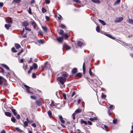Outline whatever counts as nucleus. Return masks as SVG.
Listing matches in <instances>:
<instances>
[{
  "mask_svg": "<svg viewBox=\"0 0 133 133\" xmlns=\"http://www.w3.org/2000/svg\"><path fill=\"white\" fill-rule=\"evenodd\" d=\"M68 75L66 73L63 74L61 76L58 77L57 80L62 85H63L66 80Z\"/></svg>",
  "mask_w": 133,
  "mask_h": 133,
  "instance_id": "f257e3e1",
  "label": "nucleus"
},
{
  "mask_svg": "<svg viewBox=\"0 0 133 133\" xmlns=\"http://www.w3.org/2000/svg\"><path fill=\"white\" fill-rule=\"evenodd\" d=\"M24 85V87L26 88V91L28 93L31 94H33V93L31 91H32L31 90L32 89V88H31L26 85Z\"/></svg>",
  "mask_w": 133,
  "mask_h": 133,
  "instance_id": "f03ea898",
  "label": "nucleus"
},
{
  "mask_svg": "<svg viewBox=\"0 0 133 133\" xmlns=\"http://www.w3.org/2000/svg\"><path fill=\"white\" fill-rule=\"evenodd\" d=\"M123 19V17H118L115 20V22L116 23H118L121 21Z\"/></svg>",
  "mask_w": 133,
  "mask_h": 133,
  "instance_id": "7ed1b4c3",
  "label": "nucleus"
},
{
  "mask_svg": "<svg viewBox=\"0 0 133 133\" xmlns=\"http://www.w3.org/2000/svg\"><path fill=\"white\" fill-rule=\"evenodd\" d=\"M32 123L31 120H29L28 117L26 118V120L24 123V125H28V124H31Z\"/></svg>",
  "mask_w": 133,
  "mask_h": 133,
  "instance_id": "20e7f679",
  "label": "nucleus"
},
{
  "mask_svg": "<svg viewBox=\"0 0 133 133\" xmlns=\"http://www.w3.org/2000/svg\"><path fill=\"white\" fill-rule=\"evenodd\" d=\"M105 35L112 39L115 40L116 41L118 40L117 39H116L115 37H113L111 34H105Z\"/></svg>",
  "mask_w": 133,
  "mask_h": 133,
  "instance_id": "39448f33",
  "label": "nucleus"
},
{
  "mask_svg": "<svg viewBox=\"0 0 133 133\" xmlns=\"http://www.w3.org/2000/svg\"><path fill=\"white\" fill-rule=\"evenodd\" d=\"M63 36H62V37L57 38V39L59 42H61L63 41Z\"/></svg>",
  "mask_w": 133,
  "mask_h": 133,
  "instance_id": "423d86ee",
  "label": "nucleus"
},
{
  "mask_svg": "<svg viewBox=\"0 0 133 133\" xmlns=\"http://www.w3.org/2000/svg\"><path fill=\"white\" fill-rule=\"evenodd\" d=\"M59 118L61 122L62 123L64 124V123L65 122V121L63 119V117L62 116H59Z\"/></svg>",
  "mask_w": 133,
  "mask_h": 133,
  "instance_id": "0eeeda50",
  "label": "nucleus"
},
{
  "mask_svg": "<svg viewBox=\"0 0 133 133\" xmlns=\"http://www.w3.org/2000/svg\"><path fill=\"white\" fill-rule=\"evenodd\" d=\"M22 25L25 27L28 26L29 24V23L27 21H24V22H22Z\"/></svg>",
  "mask_w": 133,
  "mask_h": 133,
  "instance_id": "6e6552de",
  "label": "nucleus"
},
{
  "mask_svg": "<svg viewBox=\"0 0 133 133\" xmlns=\"http://www.w3.org/2000/svg\"><path fill=\"white\" fill-rule=\"evenodd\" d=\"M1 65L7 70H10L9 68L5 64H1Z\"/></svg>",
  "mask_w": 133,
  "mask_h": 133,
  "instance_id": "1a4fd4ad",
  "label": "nucleus"
},
{
  "mask_svg": "<svg viewBox=\"0 0 133 133\" xmlns=\"http://www.w3.org/2000/svg\"><path fill=\"white\" fill-rule=\"evenodd\" d=\"M50 106L51 107L54 108L56 106V104H55L54 102L53 101H52L51 102V103L50 104Z\"/></svg>",
  "mask_w": 133,
  "mask_h": 133,
  "instance_id": "9d476101",
  "label": "nucleus"
},
{
  "mask_svg": "<svg viewBox=\"0 0 133 133\" xmlns=\"http://www.w3.org/2000/svg\"><path fill=\"white\" fill-rule=\"evenodd\" d=\"M15 128L17 132H18L19 133H21L23 132V131L20 129L19 128L15 127Z\"/></svg>",
  "mask_w": 133,
  "mask_h": 133,
  "instance_id": "9b49d317",
  "label": "nucleus"
},
{
  "mask_svg": "<svg viewBox=\"0 0 133 133\" xmlns=\"http://www.w3.org/2000/svg\"><path fill=\"white\" fill-rule=\"evenodd\" d=\"M64 47L65 48L66 50H69L70 49V47L66 44H64Z\"/></svg>",
  "mask_w": 133,
  "mask_h": 133,
  "instance_id": "f8f14e48",
  "label": "nucleus"
},
{
  "mask_svg": "<svg viewBox=\"0 0 133 133\" xmlns=\"http://www.w3.org/2000/svg\"><path fill=\"white\" fill-rule=\"evenodd\" d=\"M77 45L80 47H81L83 45V43L80 41H78L77 42Z\"/></svg>",
  "mask_w": 133,
  "mask_h": 133,
  "instance_id": "ddd939ff",
  "label": "nucleus"
},
{
  "mask_svg": "<svg viewBox=\"0 0 133 133\" xmlns=\"http://www.w3.org/2000/svg\"><path fill=\"white\" fill-rule=\"evenodd\" d=\"M11 25L9 24H6L5 25V27L7 30H9L10 27L11 26Z\"/></svg>",
  "mask_w": 133,
  "mask_h": 133,
  "instance_id": "4468645a",
  "label": "nucleus"
},
{
  "mask_svg": "<svg viewBox=\"0 0 133 133\" xmlns=\"http://www.w3.org/2000/svg\"><path fill=\"white\" fill-rule=\"evenodd\" d=\"M37 104L38 105H42V103L40 100H37L36 102Z\"/></svg>",
  "mask_w": 133,
  "mask_h": 133,
  "instance_id": "2eb2a0df",
  "label": "nucleus"
},
{
  "mask_svg": "<svg viewBox=\"0 0 133 133\" xmlns=\"http://www.w3.org/2000/svg\"><path fill=\"white\" fill-rule=\"evenodd\" d=\"M91 1L94 3L97 4H99L101 2L99 0H91Z\"/></svg>",
  "mask_w": 133,
  "mask_h": 133,
  "instance_id": "dca6fc26",
  "label": "nucleus"
},
{
  "mask_svg": "<svg viewBox=\"0 0 133 133\" xmlns=\"http://www.w3.org/2000/svg\"><path fill=\"white\" fill-rule=\"evenodd\" d=\"M83 73L85 74V63L84 62L83 63Z\"/></svg>",
  "mask_w": 133,
  "mask_h": 133,
  "instance_id": "f3484780",
  "label": "nucleus"
},
{
  "mask_svg": "<svg viewBox=\"0 0 133 133\" xmlns=\"http://www.w3.org/2000/svg\"><path fill=\"white\" fill-rule=\"evenodd\" d=\"M89 119L91 121H94L97 120V117H95L93 118H90Z\"/></svg>",
  "mask_w": 133,
  "mask_h": 133,
  "instance_id": "a211bd4d",
  "label": "nucleus"
},
{
  "mask_svg": "<svg viewBox=\"0 0 133 133\" xmlns=\"http://www.w3.org/2000/svg\"><path fill=\"white\" fill-rule=\"evenodd\" d=\"M4 79L1 76H0V85H2Z\"/></svg>",
  "mask_w": 133,
  "mask_h": 133,
  "instance_id": "6ab92c4d",
  "label": "nucleus"
},
{
  "mask_svg": "<svg viewBox=\"0 0 133 133\" xmlns=\"http://www.w3.org/2000/svg\"><path fill=\"white\" fill-rule=\"evenodd\" d=\"M77 71V68H74L72 70V74H75Z\"/></svg>",
  "mask_w": 133,
  "mask_h": 133,
  "instance_id": "aec40b11",
  "label": "nucleus"
},
{
  "mask_svg": "<svg viewBox=\"0 0 133 133\" xmlns=\"http://www.w3.org/2000/svg\"><path fill=\"white\" fill-rule=\"evenodd\" d=\"M128 23L133 25V20L129 18L127 20Z\"/></svg>",
  "mask_w": 133,
  "mask_h": 133,
  "instance_id": "412c9836",
  "label": "nucleus"
},
{
  "mask_svg": "<svg viewBox=\"0 0 133 133\" xmlns=\"http://www.w3.org/2000/svg\"><path fill=\"white\" fill-rule=\"evenodd\" d=\"M82 111V110L81 109H78L76 110L75 113H79L81 112Z\"/></svg>",
  "mask_w": 133,
  "mask_h": 133,
  "instance_id": "4be33fe9",
  "label": "nucleus"
},
{
  "mask_svg": "<svg viewBox=\"0 0 133 133\" xmlns=\"http://www.w3.org/2000/svg\"><path fill=\"white\" fill-rule=\"evenodd\" d=\"M81 122V124H84L86 125L87 124V121H84L82 119L80 120Z\"/></svg>",
  "mask_w": 133,
  "mask_h": 133,
  "instance_id": "5701e85b",
  "label": "nucleus"
},
{
  "mask_svg": "<svg viewBox=\"0 0 133 133\" xmlns=\"http://www.w3.org/2000/svg\"><path fill=\"white\" fill-rule=\"evenodd\" d=\"M99 22L101 23L103 25H106V23L105 22L101 20V19H99Z\"/></svg>",
  "mask_w": 133,
  "mask_h": 133,
  "instance_id": "b1692460",
  "label": "nucleus"
},
{
  "mask_svg": "<svg viewBox=\"0 0 133 133\" xmlns=\"http://www.w3.org/2000/svg\"><path fill=\"white\" fill-rule=\"evenodd\" d=\"M42 28L43 30L45 32L47 31L48 29L47 27L45 26H42Z\"/></svg>",
  "mask_w": 133,
  "mask_h": 133,
  "instance_id": "393cba45",
  "label": "nucleus"
},
{
  "mask_svg": "<svg viewBox=\"0 0 133 133\" xmlns=\"http://www.w3.org/2000/svg\"><path fill=\"white\" fill-rule=\"evenodd\" d=\"M15 46L16 49H18L21 47V46L19 44L16 43L15 44Z\"/></svg>",
  "mask_w": 133,
  "mask_h": 133,
  "instance_id": "a878e982",
  "label": "nucleus"
},
{
  "mask_svg": "<svg viewBox=\"0 0 133 133\" xmlns=\"http://www.w3.org/2000/svg\"><path fill=\"white\" fill-rule=\"evenodd\" d=\"M76 76L77 77H81L82 76V75L81 73H78L77 74H76Z\"/></svg>",
  "mask_w": 133,
  "mask_h": 133,
  "instance_id": "bb28decb",
  "label": "nucleus"
},
{
  "mask_svg": "<svg viewBox=\"0 0 133 133\" xmlns=\"http://www.w3.org/2000/svg\"><path fill=\"white\" fill-rule=\"evenodd\" d=\"M32 66L35 69H36L38 67L36 63H34L33 64Z\"/></svg>",
  "mask_w": 133,
  "mask_h": 133,
  "instance_id": "cd10ccee",
  "label": "nucleus"
},
{
  "mask_svg": "<svg viewBox=\"0 0 133 133\" xmlns=\"http://www.w3.org/2000/svg\"><path fill=\"white\" fill-rule=\"evenodd\" d=\"M5 115L11 117V114L9 112H5Z\"/></svg>",
  "mask_w": 133,
  "mask_h": 133,
  "instance_id": "c85d7f7f",
  "label": "nucleus"
},
{
  "mask_svg": "<svg viewBox=\"0 0 133 133\" xmlns=\"http://www.w3.org/2000/svg\"><path fill=\"white\" fill-rule=\"evenodd\" d=\"M21 1V0H14L13 1V2L15 3H20Z\"/></svg>",
  "mask_w": 133,
  "mask_h": 133,
  "instance_id": "c756f323",
  "label": "nucleus"
},
{
  "mask_svg": "<svg viewBox=\"0 0 133 133\" xmlns=\"http://www.w3.org/2000/svg\"><path fill=\"white\" fill-rule=\"evenodd\" d=\"M11 110L15 116H16L17 115V113L16 112V110L15 109H12Z\"/></svg>",
  "mask_w": 133,
  "mask_h": 133,
  "instance_id": "7c9ffc66",
  "label": "nucleus"
},
{
  "mask_svg": "<svg viewBox=\"0 0 133 133\" xmlns=\"http://www.w3.org/2000/svg\"><path fill=\"white\" fill-rule=\"evenodd\" d=\"M0 72L4 74L5 72L4 69L2 67H0Z\"/></svg>",
  "mask_w": 133,
  "mask_h": 133,
  "instance_id": "2f4dec72",
  "label": "nucleus"
},
{
  "mask_svg": "<svg viewBox=\"0 0 133 133\" xmlns=\"http://www.w3.org/2000/svg\"><path fill=\"white\" fill-rule=\"evenodd\" d=\"M48 114L49 117L51 118V116L52 115V113L51 111H50L49 110L48 111Z\"/></svg>",
  "mask_w": 133,
  "mask_h": 133,
  "instance_id": "473e14b6",
  "label": "nucleus"
},
{
  "mask_svg": "<svg viewBox=\"0 0 133 133\" xmlns=\"http://www.w3.org/2000/svg\"><path fill=\"white\" fill-rule=\"evenodd\" d=\"M58 33L60 34L61 35H63L64 31L62 30H60L59 32H58Z\"/></svg>",
  "mask_w": 133,
  "mask_h": 133,
  "instance_id": "72a5a7b5",
  "label": "nucleus"
},
{
  "mask_svg": "<svg viewBox=\"0 0 133 133\" xmlns=\"http://www.w3.org/2000/svg\"><path fill=\"white\" fill-rule=\"evenodd\" d=\"M63 35V36L64 37H65L66 39L68 38L69 37V36L67 34H65L64 35Z\"/></svg>",
  "mask_w": 133,
  "mask_h": 133,
  "instance_id": "f704fd0d",
  "label": "nucleus"
},
{
  "mask_svg": "<svg viewBox=\"0 0 133 133\" xmlns=\"http://www.w3.org/2000/svg\"><path fill=\"white\" fill-rule=\"evenodd\" d=\"M28 13L31 15H32V13L31 12V9L30 8H29L28 10Z\"/></svg>",
  "mask_w": 133,
  "mask_h": 133,
  "instance_id": "c9c22d12",
  "label": "nucleus"
},
{
  "mask_svg": "<svg viewBox=\"0 0 133 133\" xmlns=\"http://www.w3.org/2000/svg\"><path fill=\"white\" fill-rule=\"evenodd\" d=\"M106 97V96L104 95L103 93H102V95H101V97L102 98H105Z\"/></svg>",
  "mask_w": 133,
  "mask_h": 133,
  "instance_id": "e433bc0d",
  "label": "nucleus"
},
{
  "mask_svg": "<svg viewBox=\"0 0 133 133\" xmlns=\"http://www.w3.org/2000/svg\"><path fill=\"white\" fill-rule=\"evenodd\" d=\"M7 21L8 23H11L12 22L11 18H9L7 19Z\"/></svg>",
  "mask_w": 133,
  "mask_h": 133,
  "instance_id": "4c0bfd02",
  "label": "nucleus"
},
{
  "mask_svg": "<svg viewBox=\"0 0 133 133\" xmlns=\"http://www.w3.org/2000/svg\"><path fill=\"white\" fill-rule=\"evenodd\" d=\"M62 127H58L57 128L59 130H60L62 128V127H63V128H65V125H61Z\"/></svg>",
  "mask_w": 133,
  "mask_h": 133,
  "instance_id": "58836bf2",
  "label": "nucleus"
},
{
  "mask_svg": "<svg viewBox=\"0 0 133 133\" xmlns=\"http://www.w3.org/2000/svg\"><path fill=\"white\" fill-rule=\"evenodd\" d=\"M96 31L98 32H99V31H100L99 27V26H97V27L96 28Z\"/></svg>",
  "mask_w": 133,
  "mask_h": 133,
  "instance_id": "ea45409f",
  "label": "nucleus"
},
{
  "mask_svg": "<svg viewBox=\"0 0 133 133\" xmlns=\"http://www.w3.org/2000/svg\"><path fill=\"white\" fill-rule=\"evenodd\" d=\"M89 73L91 76H92V72L91 69L90 68L89 69Z\"/></svg>",
  "mask_w": 133,
  "mask_h": 133,
  "instance_id": "a19ab883",
  "label": "nucleus"
},
{
  "mask_svg": "<svg viewBox=\"0 0 133 133\" xmlns=\"http://www.w3.org/2000/svg\"><path fill=\"white\" fill-rule=\"evenodd\" d=\"M42 12L44 13L46 11L45 9L44 8H43L42 9Z\"/></svg>",
  "mask_w": 133,
  "mask_h": 133,
  "instance_id": "79ce46f5",
  "label": "nucleus"
},
{
  "mask_svg": "<svg viewBox=\"0 0 133 133\" xmlns=\"http://www.w3.org/2000/svg\"><path fill=\"white\" fill-rule=\"evenodd\" d=\"M11 121L14 122H15L16 121V119L14 117H12L11 118Z\"/></svg>",
  "mask_w": 133,
  "mask_h": 133,
  "instance_id": "37998d69",
  "label": "nucleus"
},
{
  "mask_svg": "<svg viewBox=\"0 0 133 133\" xmlns=\"http://www.w3.org/2000/svg\"><path fill=\"white\" fill-rule=\"evenodd\" d=\"M62 95L64 99L65 100H66V99L67 98L65 94L63 93L62 94Z\"/></svg>",
  "mask_w": 133,
  "mask_h": 133,
  "instance_id": "c03bdc74",
  "label": "nucleus"
},
{
  "mask_svg": "<svg viewBox=\"0 0 133 133\" xmlns=\"http://www.w3.org/2000/svg\"><path fill=\"white\" fill-rule=\"evenodd\" d=\"M117 120V119H114L113 121V122L114 124H116Z\"/></svg>",
  "mask_w": 133,
  "mask_h": 133,
  "instance_id": "a18cd8bd",
  "label": "nucleus"
},
{
  "mask_svg": "<svg viewBox=\"0 0 133 133\" xmlns=\"http://www.w3.org/2000/svg\"><path fill=\"white\" fill-rule=\"evenodd\" d=\"M108 128V126L106 125H104V128H103V129L104 130H105L106 131H108L107 130V129Z\"/></svg>",
  "mask_w": 133,
  "mask_h": 133,
  "instance_id": "49530a36",
  "label": "nucleus"
},
{
  "mask_svg": "<svg viewBox=\"0 0 133 133\" xmlns=\"http://www.w3.org/2000/svg\"><path fill=\"white\" fill-rule=\"evenodd\" d=\"M45 3L46 4H49L50 3V0H45Z\"/></svg>",
  "mask_w": 133,
  "mask_h": 133,
  "instance_id": "de8ad7c7",
  "label": "nucleus"
},
{
  "mask_svg": "<svg viewBox=\"0 0 133 133\" xmlns=\"http://www.w3.org/2000/svg\"><path fill=\"white\" fill-rule=\"evenodd\" d=\"M121 0H117L115 2V4H119Z\"/></svg>",
  "mask_w": 133,
  "mask_h": 133,
  "instance_id": "09e8293b",
  "label": "nucleus"
},
{
  "mask_svg": "<svg viewBox=\"0 0 133 133\" xmlns=\"http://www.w3.org/2000/svg\"><path fill=\"white\" fill-rule=\"evenodd\" d=\"M32 77L33 78H35L36 77V76L35 74L34 73H33L32 75Z\"/></svg>",
  "mask_w": 133,
  "mask_h": 133,
  "instance_id": "8fccbe9b",
  "label": "nucleus"
},
{
  "mask_svg": "<svg viewBox=\"0 0 133 133\" xmlns=\"http://www.w3.org/2000/svg\"><path fill=\"white\" fill-rule=\"evenodd\" d=\"M75 113H73L72 115V118L74 120L75 119Z\"/></svg>",
  "mask_w": 133,
  "mask_h": 133,
  "instance_id": "3c124183",
  "label": "nucleus"
},
{
  "mask_svg": "<svg viewBox=\"0 0 133 133\" xmlns=\"http://www.w3.org/2000/svg\"><path fill=\"white\" fill-rule=\"evenodd\" d=\"M61 27L62 29H64V28H65L66 27L64 25L62 24H61Z\"/></svg>",
  "mask_w": 133,
  "mask_h": 133,
  "instance_id": "603ef678",
  "label": "nucleus"
},
{
  "mask_svg": "<svg viewBox=\"0 0 133 133\" xmlns=\"http://www.w3.org/2000/svg\"><path fill=\"white\" fill-rule=\"evenodd\" d=\"M39 43L43 44L44 43V42L42 39H40L39 41Z\"/></svg>",
  "mask_w": 133,
  "mask_h": 133,
  "instance_id": "864d4df0",
  "label": "nucleus"
},
{
  "mask_svg": "<svg viewBox=\"0 0 133 133\" xmlns=\"http://www.w3.org/2000/svg\"><path fill=\"white\" fill-rule=\"evenodd\" d=\"M25 29L26 30H27L28 31H30L31 30L30 29H29L26 27H25Z\"/></svg>",
  "mask_w": 133,
  "mask_h": 133,
  "instance_id": "5fc2aeb1",
  "label": "nucleus"
},
{
  "mask_svg": "<svg viewBox=\"0 0 133 133\" xmlns=\"http://www.w3.org/2000/svg\"><path fill=\"white\" fill-rule=\"evenodd\" d=\"M12 51L14 52H17L16 50H15V48L14 47H13L12 48Z\"/></svg>",
  "mask_w": 133,
  "mask_h": 133,
  "instance_id": "6e6d98bb",
  "label": "nucleus"
},
{
  "mask_svg": "<svg viewBox=\"0 0 133 133\" xmlns=\"http://www.w3.org/2000/svg\"><path fill=\"white\" fill-rule=\"evenodd\" d=\"M115 108L114 106L113 105H111L110 107V109H114Z\"/></svg>",
  "mask_w": 133,
  "mask_h": 133,
  "instance_id": "4d7b16f0",
  "label": "nucleus"
},
{
  "mask_svg": "<svg viewBox=\"0 0 133 133\" xmlns=\"http://www.w3.org/2000/svg\"><path fill=\"white\" fill-rule=\"evenodd\" d=\"M45 18H46V20H47L48 21H49V17H48L47 16H45Z\"/></svg>",
  "mask_w": 133,
  "mask_h": 133,
  "instance_id": "13d9d810",
  "label": "nucleus"
},
{
  "mask_svg": "<svg viewBox=\"0 0 133 133\" xmlns=\"http://www.w3.org/2000/svg\"><path fill=\"white\" fill-rule=\"evenodd\" d=\"M30 97L34 99H35L36 98V97L35 96H31Z\"/></svg>",
  "mask_w": 133,
  "mask_h": 133,
  "instance_id": "bf43d9fd",
  "label": "nucleus"
},
{
  "mask_svg": "<svg viewBox=\"0 0 133 133\" xmlns=\"http://www.w3.org/2000/svg\"><path fill=\"white\" fill-rule=\"evenodd\" d=\"M3 3L2 2H0V7H2L3 6Z\"/></svg>",
  "mask_w": 133,
  "mask_h": 133,
  "instance_id": "052dcab7",
  "label": "nucleus"
},
{
  "mask_svg": "<svg viewBox=\"0 0 133 133\" xmlns=\"http://www.w3.org/2000/svg\"><path fill=\"white\" fill-rule=\"evenodd\" d=\"M74 1L77 3H79L80 2V1L79 0H73Z\"/></svg>",
  "mask_w": 133,
  "mask_h": 133,
  "instance_id": "680f3d73",
  "label": "nucleus"
},
{
  "mask_svg": "<svg viewBox=\"0 0 133 133\" xmlns=\"http://www.w3.org/2000/svg\"><path fill=\"white\" fill-rule=\"evenodd\" d=\"M16 118L18 119H19L20 118V116L19 115H17L16 117Z\"/></svg>",
  "mask_w": 133,
  "mask_h": 133,
  "instance_id": "e2e57ef3",
  "label": "nucleus"
},
{
  "mask_svg": "<svg viewBox=\"0 0 133 133\" xmlns=\"http://www.w3.org/2000/svg\"><path fill=\"white\" fill-rule=\"evenodd\" d=\"M75 91H74L73 92L72 94L71 95V97H73L75 95Z\"/></svg>",
  "mask_w": 133,
  "mask_h": 133,
  "instance_id": "0e129e2a",
  "label": "nucleus"
},
{
  "mask_svg": "<svg viewBox=\"0 0 133 133\" xmlns=\"http://www.w3.org/2000/svg\"><path fill=\"white\" fill-rule=\"evenodd\" d=\"M35 3V0H32L31 2L30 3L31 4H34Z\"/></svg>",
  "mask_w": 133,
  "mask_h": 133,
  "instance_id": "69168bd1",
  "label": "nucleus"
},
{
  "mask_svg": "<svg viewBox=\"0 0 133 133\" xmlns=\"http://www.w3.org/2000/svg\"><path fill=\"white\" fill-rule=\"evenodd\" d=\"M132 130L131 131V133H133V125H132L131 127Z\"/></svg>",
  "mask_w": 133,
  "mask_h": 133,
  "instance_id": "338daca9",
  "label": "nucleus"
},
{
  "mask_svg": "<svg viewBox=\"0 0 133 133\" xmlns=\"http://www.w3.org/2000/svg\"><path fill=\"white\" fill-rule=\"evenodd\" d=\"M1 133H5V131L4 130H3L1 131Z\"/></svg>",
  "mask_w": 133,
  "mask_h": 133,
  "instance_id": "774afa93",
  "label": "nucleus"
}]
</instances>
